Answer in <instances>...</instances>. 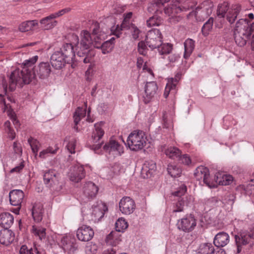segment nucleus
Masks as SVG:
<instances>
[{
	"label": "nucleus",
	"instance_id": "nucleus-56",
	"mask_svg": "<svg viewBox=\"0 0 254 254\" xmlns=\"http://www.w3.org/2000/svg\"><path fill=\"white\" fill-rule=\"evenodd\" d=\"M220 202V199L216 196L205 199V204L209 206L218 205V203Z\"/></svg>",
	"mask_w": 254,
	"mask_h": 254
},
{
	"label": "nucleus",
	"instance_id": "nucleus-31",
	"mask_svg": "<svg viewBox=\"0 0 254 254\" xmlns=\"http://www.w3.org/2000/svg\"><path fill=\"white\" fill-rule=\"evenodd\" d=\"M191 200V197L190 196L185 198H179L178 201L175 206V208L173 210V212H182L184 210V206L188 205L190 201Z\"/></svg>",
	"mask_w": 254,
	"mask_h": 254
},
{
	"label": "nucleus",
	"instance_id": "nucleus-57",
	"mask_svg": "<svg viewBox=\"0 0 254 254\" xmlns=\"http://www.w3.org/2000/svg\"><path fill=\"white\" fill-rule=\"evenodd\" d=\"M76 140L75 138H72L70 140L67 144L66 145V148L68 151L72 154L75 153V147L76 145Z\"/></svg>",
	"mask_w": 254,
	"mask_h": 254
},
{
	"label": "nucleus",
	"instance_id": "nucleus-5",
	"mask_svg": "<svg viewBox=\"0 0 254 254\" xmlns=\"http://www.w3.org/2000/svg\"><path fill=\"white\" fill-rule=\"evenodd\" d=\"M147 137L144 132L135 130L127 137V143L130 150L137 151L142 149L146 144Z\"/></svg>",
	"mask_w": 254,
	"mask_h": 254
},
{
	"label": "nucleus",
	"instance_id": "nucleus-46",
	"mask_svg": "<svg viewBox=\"0 0 254 254\" xmlns=\"http://www.w3.org/2000/svg\"><path fill=\"white\" fill-rule=\"evenodd\" d=\"M228 10L229 6L227 2H224L223 3L219 4L217 10V16L220 18L224 17L226 13Z\"/></svg>",
	"mask_w": 254,
	"mask_h": 254
},
{
	"label": "nucleus",
	"instance_id": "nucleus-11",
	"mask_svg": "<svg viewBox=\"0 0 254 254\" xmlns=\"http://www.w3.org/2000/svg\"><path fill=\"white\" fill-rule=\"evenodd\" d=\"M120 210L122 213L129 215L133 212L135 209V203L130 197L125 196L123 197L119 202Z\"/></svg>",
	"mask_w": 254,
	"mask_h": 254
},
{
	"label": "nucleus",
	"instance_id": "nucleus-39",
	"mask_svg": "<svg viewBox=\"0 0 254 254\" xmlns=\"http://www.w3.org/2000/svg\"><path fill=\"white\" fill-rule=\"evenodd\" d=\"M167 171L168 174L173 178L179 177L182 173L181 169L174 164L168 165Z\"/></svg>",
	"mask_w": 254,
	"mask_h": 254
},
{
	"label": "nucleus",
	"instance_id": "nucleus-55",
	"mask_svg": "<svg viewBox=\"0 0 254 254\" xmlns=\"http://www.w3.org/2000/svg\"><path fill=\"white\" fill-rule=\"evenodd\" d=\"M127 28L130 30L132 38L135 40L137 39L139 37V34L140 33V30L138 28L133 24H131L130 26H129L128 28L127 27Z\"/></svg>",
	"mask_w": 254,
	"mask_h": 254
},
{
	"label": "nucleus",
	"instance_id": "nucleus-8",
	"mask_svg": "<svg viewBox=\"0 0 254 254\" xmlns=\"http://www.w3.org/2000/svg\"><path fill=\"white\" fill-rule=\"evenodd\" d=\"M197 4L196 1L193 0H187L182 5L177 6L176 4L165 7V11L167 13H179L187 11L192 9Z\"/></svg>",
	"mask_w": 254,
	"mask_h": 254
},
{
	"label": "nucleus",
	"instance_id": "nucleus-40",
	"mask_svg": "<svg viewBox=\"0 0 254 254\" xmlns=\"http://www.w3.org/2000/svg\"><path fill=\"white\" fill-rule=\"evenodd\" d=\"M46 228L42 227L33 226L32 232L36 236H38L40 240H42L46 239Z\"/></svg>",
	"mask_w": 254,
	"mask_h": 254
},
{
	"label": "nucleus",
	"instance_id": "nucleus-29",
	"mask_svg": "<svg viewBox=\"0 0 254 254\" xmlns=\"http://www.w3.org/2000/svg\"><path fill=\"white\" fill-rule=\"evenodd\" d=\"M213 6V3L210 0H206L202 2L199 5L196 7L195 10H192L189 13L188 16L194 15L196 18H197L198 11L201 9L204 8L208 11L209 9L211 10V8Z\"/></svg>",
	"mask_w": 254,
	"mask_h": 254
},
{
	"label": "nucleus",
	"instance_id": "nucleus-50",
	"mask_svg": "<svg viewBox=\"0 0 254 254\" xmlns=\"http://www.w3.org/2000/svg\"><path fill=\"white\" fill-rule=\"evenodd\" d=\"M83 110L81 107H78L73 115L74 123L77 125L81 120V117H84L82 114Z\"/></svg>",
	"mask_w": 254,
	"mask_h": 254
},
{
	"label": "nucleus",
	"instance_id": "nucleus-30",
	"mask_svg": "<svg viewBox=\"0 0 254 254\" xmlns=\"http://www.w3.org/2000/svg\"><path fill=\"white\" fill-rule=\"evenodd\" d=\"M194 41L191 39H187L184 42L185 52L184 57L185 59H188L194 49Z\"/></svg>",
	"mask_w": 254,
	"mask_h": 254
},
{
	"label": "nucleus",
	"instance_id": "nucleus-28",
	"mask_svg": "<svg viewBox=\"0 0 254 254\" xmlns=\"http://www.w3.org/2000/svg\"><path fill=\"white\" fill-rule=\"evenodd\" d=\"M121 232L117 231L116 229L115 231H112L110 233L107 235L106 241L107 243L111 245H116L120 241H121V235L120 234Z\"/></svg>",
	"mask_w": 254,
	"mask_h": 254
},
{
	"label": "nucleus",
	"instance_id": "nucleus-9",
	"mask_svg": "<svg viewBox=\"0 0 254 254\" xmlns=\"http://www.w3.org/2000/svg\"><path fill=\"white\" fill-rule=\"evenodd\" d=\"M196 225V219L191 214L186 215L185 217L179 220L177 223L178 229L185 232L192 231Z\"/></svg>",
	"mask_w": 254,
	"mask_h": 254
},
{
	"label": "nucleus",
	"instance_id": "nucleus-19",
	"mask_svg": "<svg viewBox=\"0 0 254 254\" xmlns=\"http://www.w3.org/2000/svg\"><path fill=\"white\" fill-rule=\"evenodd\" d=\"M104 150L109 153L117 152L121 155L124 152V147L118 142L113 139H110L103 147Z\"/></svg>",
	"mask_w": 254,
	"mask_h": 254
},
{
	"label": "nucleus",
	"instance_id": "nucleus-16",
	"mask_svg": "<svg viewBox=\"0 0 254 254\" xmlns=\"http://www.w3.org/2000/svg\"><path fill=\"white\" fill-rule=\"evenodd\" d=\"M158 90V86L155 81L147 82L144 87L145 94L143 96V101L145 104L149 103Z\"/></svg>",
	"mask_w": 254,
	"mask_h": 254
},
{
	"label": "nucleus",
	"instance_id": "nucleus-32",
	"mask_svg": "<svg viewBox=\"0 0 254 254\" xmlns=\"http://www.w3.org/2000/svg\"><path fill=\"white\" fill-rule=\"evenodd\" d=\"M163 22V18L159 15V14L154 13V14L150 17L147 21L146 24L148 27H152L155 26H159Z\"/></svg>",
	"mask_w": 254,
	"mask_h": 254
},
{
	"label": "nucleus",
	"instance_id": "nucleus-48",
	"mask_svg": "<svg viewBox=\"0 0 254 254\" xmlns=\"http://www.w3.org/2000/svg\"><path fill=\"white\" fill-rule=\"evenodd\" d=\"M92 28V35L96 37L97 39L100 38V36H102V33H104L105 32L102 31L100 30L99 23L97 22H95L91 27Z\"/></svg>",
	"mask_w": 254,
	"mask_h": 254
},
{
	"label": "nucleus",
	"instance_id": "nucleus-2",
	"mask_svg": "<svg viewBox=\"0 0 254 254\" xmlns=\"http://www.w3.org/2000/svg\"><path fill=\"white\" fill-rule=\"evenodd\" d=\"M81 39L79 42L78 37L76 35H72V37L76 43L74 44L76 47L77 55L79 58L78 60L83 61L85 64L91 63L94 56V52L92 50L93 40L90 33L86 30L81 32Z\"/></svg>",
	"mask_w": 254,
	"mask_h": 254
},
{
	"label": "nucleus",
	"instance_id": "nucleus-61",
	"mask_svg": "<svg viewBox=\"0 0 254 254\" xmlns=\"http://www.w3.org/2000/svg\"><path fill=\"white\" fill-rule=\"evenodd\" d=\"M182 74L180 73H177L174 78H171V82H172V86L175 88L176 84L180 79Z\"/></svg>",
	"mask_w": 254,
	"mask_h": 254
},
{
	"label": "nucleus",
	"instance_id": "nucleus-45",
	"mask_svg": "<svg viewBox=\"0 0 254 254\" xmlns=\"http://www.w3.org/2000/svg\"><path fill=\"white\" fill-rule=\"evenodd\" d=\"M127 227V222L122 218H119L115 223V229L118 232H123Z\"/></svg>",
	"mask_w": 254,
	"mask_h": 254
},
{
	"label": "nucleus",
	"instance_id": "nucleus-52",
	"mask_svg": "<svg viewBox=\"0 0 254 254\" xmlns=\"http://www.w3.org/2000/svg\"><path fill=\"white\" fill-rule=\"evenodd\" d=\"M57 148L54 150L52 147H49L40 152L39 157L42 158H45L49 153L54 154L57 152Z\"/></svg>",
	"mask_w": 254,
	"mask_h": 254
},
{
	"label": "nucleus",
	"instance_id": "nucleus-53",
	"mask_svg": "<svg viewBox=\"0 0 254 254\" xmlns=\"http://www.w3.org/2000/svg\"><path fill=\"white\" fill-rule=\"evenodd\" d=\"M147 44L146 41H141L138 43V51L139 53L142 55H145L147 51Z\"/></svg>",
	"mask_w": 254,
	"mask_h": 254
},
{
	"label": "nucleus",
	"instance_id": "nucleus-63",
	"mask_svg": "<svg viewBox=\"0 0 254 254\" xmlns=\"http://www.w3.org/2000/svg\"><path fill=\"white\" fill-rule=\"evenodd\" d=\"M132 13L131 12H128L125 15V17L123 23L122 24V27H124V25H127V23L129 19L131 17Z\"/></svg>",
	"mask_w": 254,
	"mask_h": 254
},
{
	"label": "nucleus",
	"instance_id": "nucleus-42",
	"mask_svg": "<svg viewBox=\"0 0 254 254\" xmlns=\"http://www.w3.org/2000/svg\"><path fill=\"white\" fill-rule=\"evenodd\" d=\"M213 24V18L210 17L209 19L203 24L201 32L202 35L204 36L208 35L209 32L212 30Z\"/></svg>",
	"mask_w": 254,
	"mask_h": 254
},
{
	"label": "nucleus",
	"instance_id": "nucleus-22",
	"mask_svg": "<svg viewBox=\"0 0 254 254\" xmlns=\"http://www.w3.org/2000/svg\"><path fill=\"white\" fill-rule=\"evenodd\" d=\"M85 172L82 166L74 167L72 172L69 176L70 180L72 182L78 183L85 177Z\"/></svg>",
	"mask_w": 254,
	"mask_h": 254
},
{
	"label": "nucleus",
	"instance_id": "nucleus-59",
	"mask_svg": "<svg viewBox=\"0 0 254 254\" xmlns=\"http://www.w3.org/2000/svg\"><path fill=\"white\" fill-rule=\"evenodd\" d=\"M40 23L41 24H45V29H49L52 28L55 26L56 25L57 23V21L55 20L54 22L50 21L49 20H45V21H43V19L40 20Z\"/></svg>",
	"mask_w": 254,
	"mask_h": 254
},
{
	"label": "nucleus",
	"instance_id": "nucleus-51",
	"mask_svg": "<svg viewBox=\"0 0 254 254\" xmlns=\"http://www.w3.org/2000/svg\"><path fill=\"white\" fill-rule=\"evenodd\" d=\"M127 26L125 25L124 27H122V25L120 26L119 25H117L116 27L115 26H112L111 28V33L115 35L117 38H119L120 35L122 34L121 31L124 28H127Z\"/></svg>",
	"mask_w": 254,
	"mask_h": 254
},
{
	"label": "nucleus",
	"instance_id": "nucleus-6",
	"mask_svg": "<svg viewBox=\"0 0 254 254\" xmlns=\"http://www.w3.org/2000/svg\"><path fill=\"white\" fill-rule=\"evenodd\" d=\"M163 37L159 29H155L149 31L145 41L147 45L151 49H157L162 42Z\"/></svg>",
	"mask_w": 254,
	"mask_h": 254
},
{
	"label": "nucleus",
	"instance_id": "nucleus-23",
	"mask_svg": "<svg viewBox=\"0 0 254 254\" xmlns=\"http://www.w3.org/2000/svg\"><path fill=\"white\" fill-rule=\"evenodd\" d=\"M242 7L240 4H235L232 5L226 15V19L230 24L234 23Z\"/></svg>",
	"mask_w": 254,
	"mask_h": 254
},
{
	"label": "nucleus",
	"instance_id": "nucleus-33",
	"mask_svg": "<svg viewBox=\"0 0 254 254\" xmlns=\"http://www.w3.org/2000/svg\"><path fill=\"white\" fill-rule=\"evenodd\" d=\"M38 25L37 21H26L21 23L19 26V30L22 32L31 30L33 28Z\"/></svg>",
	"mask_w": 254,
	"mask_h": 254
},
{
	"label": "nucleus",
	"instance_id": "nucleus-58",
	"mask_svg": "<svg viewBox=\"0 0 254 254\" xmlns=\"http://www.w3.org/2000/svg\"><path fill=\"white\" fill-rule=\"evenodd\" d=\"M187 191V187L185 186H183L179 188L178 189V190L173 192L172 193V194L174 196L179 197V198H181V196L184 195L185 193V192Z\"/></svg>",
	"mask_w": 254,
	"mask_h": 254
},
{
	"label": "nucleus",
	"instance_id": "nucleus-64",
	"mask_svg": "<svg viewBox=\"0 0 254 254\" xmlns=\"http://www.w3.org/2000/svg\"><path fill=\"white\" fill-rule=\"evenodd\" d=\"M180 58V56L178 54L171 55L168 57V60L171 63H174Z\"/></svg>",
	"mask_w": 254,
	"mask_h": 254
},
{
	"label": "nucleus",
	"instance_id": "nucleus-20",
	"mask_svg": "<svg viewBox=\"0 0 254 254\" xmlns=\"http://www.w3.org/2000/svg\"><path fill=\"white\" fill-rule=\"evenodd\" d=\"M14 239V234L8 229H4L0 231V243L6 246L10 244Z\"/></svg>",
	"mask_w": 254,
	"mask_h": 254
},
{
	"label": "nucleus",
	"instance_id": "nucleus-47",
	"mask_svg": "<svg viewBox=\"0 0 254 254\" xmlns=\"http://www.w3.org/2000/svg\"><path fill=\"white\" fill-rule=\"evenodd\" d=\"M164 13L169 16L168 21L171 24H175L182 20L183 17L180 15H177L178 13H167L165 11V8L164 9Z\"/></svg>",
	"mask_w": 254,
	"mask_h": 254
},
{
	"label": "nucleus",
	"instance_id": "nucleus-7",
	"mask_svg": "<svg viewBox=\"0 0 254 254\" xmlns=\"http://www.w3.org/2000/svg\"><path fill=\"white\" fill-rule=\"evenodd\" d=\"M24 196L23 191L20 190H13L9 193L10 203L12 205L17 207L12 209V211L18 214L21 208V203Z\"/></svg>",
	"mask_w": 254,
	"mask_h": 254
},
{
	"label": "nucleus",
	"instance_id": "nucleus-15",
	"mask_svg": "<svg viewBox=\"0 0 254 254\" xmlns=\"http://www.w3.org/2000/svg\"><path fill=\"white\" fill-rule=\"evenodd\" d=\"M50 63L52 66L56 69H61L66 64H71L58 51H55L51 56Z\"/></svg>",
	"mask_w": 254,
	"mask_h": 254
},
{
	"label": "nucleus",
	"instance_id": "nucleus-13",
	"mask_svg": "<svg viewBox=\"0 0 254 254\" xmlns=\"http://www.w3.org/2000/svg\"><path fill=\"white\" fill-rule=\"evenodd\" d=\"M61 245L63 250L69 254H74L78 249L76 240L72 236L64 237L61 240Z\"/></svg>",
	"mask_w": 254,
	"mask_h": 254
},
{
	"label": "nucleus",
	"instance_id": "nucleus-60",
	"mask_svg": "<svg viewBox=\"0 0 254 254\" xmlns=\"http://www.w3.org/2000/svg\"><path fill=\"white\" fill-rule=\"evenodd\" d=\"M33 249L31 248L30 249L26 245H22L19 250V254H34Z\"/></svg>",
	"mask_w": 254,
	"mask_h": 254
},
{
	"label": "nucleus",
	"instance_id": "nucleus-18",
	"mask_svg": "<svg viewBox=\"0 0 254 254\" xmlns=\"http://www.w3.org/2000/svg\"><path fill=\"white\" fill-rule=\"evenodd\" d=\"M58 51L71 64L75 60V52L72 43H64Z\"/></svg>",
	"mask_w": 254,
	"mask_h": 254
},
{
	"label": "nucleus",
	"instance_id": "nucleus-44",
	"mask_svg": "<svg viewBox=\"0 0 254 254\" xmlns=\"http://www.w3.org/2000/svg\"><path fill=\"white\" fill-rule=\"evenodd\" d=\"M204 249L206 250V254H226L223 249H220L216 252H215V249L211 243H205L203 245Z\"/></svg>",
	"mask_w": 254,
	"mask_h": 254
},
{
	"label": "nucleus",
	"instance_id": "nucleus-49",
	"mask_svg": "<svg viewBox=\"0 0 254 254\" xmlns=\"http://www.w3.org/2000/svg\"><path fill=\"white\" fill-rule=\"evenodd\" d=\"M28 142L31 146L32 152L36 155L38 151L39 141L37 139L30 137L28 138Z\"/></svg>",
	"mask_w": 254,
	"mask_h": 254
},
{
	"label": "nucleus",
	"instance_id": "nucleus-24",
	"mask_svg": "<svg viewBox=\"0 0 254 254\" xmlns=\"http://www.w3.org/2000/svg\"><path fill=\"white\" fill-rule=\"evenodd\" d=\"M14 218L9 212H3L0 214V225L4 229H8L12 225Z\"/></svg>",
	"mask_w": 254,
	"mask_h": 254
},
{
	"label": "nucleus",
	"instance_id": "nucleus-25",
	"mask_svg": "<svg viewBox=\"0 0 254 254\" xmlns=\"http://www.w3.org/2000/svg\"><path fill=\"white\" fill-rule=\"evenodd\" d=\"M44 209L43 205L40 203H35L32 209V215L35 222H39L43 219Z\"/></svg>",
	"mask_w": 254,
	"mask_h": 254
},
{
	"label": "nucleus",
	"instance_id": "nucleus-26",
	"mask_svg": "<svg viewBox=\"0 0 254 254\" xmlns=\"http://www.w3.org/2000/svg\"><path fill=\"white\" fill-rule=\"evenodd\" d=\"M170 0H153L149 4L147 10L149 12L155 11L154 13H161L162 11L159 8L163 6L165 3L168 2Z\"/></svg>",
	"mask_w": 254,
	"mask_h": 254
},
{
	"label": "nucleus",
	"instance_id": "nucleus-54",
	"mask_svg": "<svg viewBox=\"0 0 254 254\" xmlns=\"http://www.w3.org/2000/svg\"><path fill=\"white\" fill-rule=\"evenodd\" d=\"M178 160L179 161L180 163L189 165L191 163V159L190 156L187 154H184L181 155V154L179 157Z\"/></svg>",
	"mask_w": 254,
	"mask_h": 254
},
{
	"label": "nucleus",
	"instance_id": "nucleus-27",
	"mask_svg": "<svg viewBox=\"0 0 254 254\" xmlns=\"http://www.w3.org/2000/svg\"><path fill=\"white\" fill-rule=\"evenodd\" d=\"M216 183H218L219 185L227 186L230 185L233 181V177L230 175H225L218 174L215 176Z\"/></svg>",
	"mask_w": 254,
	"mask_h": 254
},
{
	"label": "nucleus",
	"instance_id": "nucleus-1",
	"mask_svg": "<svg viewBox=\"0 0 254 254\" xmlns=\"http://www.w3.org/2000/svg\"><path fill=\"white\" fill-rule=\"evenodd\" d=\"M38 57L35 56L25 60L22 64L21 70L16 69L12 71L9 79V89L11 91L15 90L16 84H28L31 82L35 84L37 77L45 79L50 75L52 69L48 62H41L37 66L34 65Z\"/></svg>",
	"mask_w": 254,
	"mask_h": 254
},
{
	"label": "nucleus",
	"instance_id": "nucleus-17",
	"mask_svg": "<svg viewBox=\"0 0 254 254\" xmlns=\"http://www.w3.org/2000/svg\"><path fill=\"white\" fill-rule=\"evenodd\" d=\"M94 235L93 230L89 226L83 225L77 229L76 236L79 240L88 242L91 240Z\"/></svg>",
	"mask_w": 254,
	"mask_h": 254
},
{
	"label": "nucleus",
	"instance_id": "nucleus-37",
	"mask_svg": "<svg viewBox=\"0 0 254 254\" xmlns=\"http://www.w3.org/2000/svg\"><path fill=\"white\" fill-rule=\"evenodd\" d=\"M165 154L170 158L178 159L181 154V150L175 147H170L165 151Z\"/></svg>",
	"mask_w": 254,
	"mask_h": 254
},
{
	"label": "nucleus",
	"instance_id": "nucleus-36",
	"mask_svg": "<svg viewBox=\"0 0 254 254\" xmlns=\"http://www.w3.org/2000/svg\"><path fill=\"white\" fill-rule=\"evenodd\" d=\"M104 216V210L99 206L93 208L91 214L92 219L94 221H100Z\"/></svg>",
	"mask_w": 254,
	"mask_h": 254
},
{
	"label": "nucleus",
	"instance_id": "nucleus-35",
	"mask_svg": "<svg viewBox=\"0 0 254 254\" xmlns=\"http://www.w3.org/2000/svg\"><path fill=\"white\" fill-rule=\"evenodd\" d=\"M94 127L95 130L92 133V138L94 143H97L104 135V131L101 128L100 124H96Z\"/></svg>",
	"mask_w": 254,
	"mask_h": 254
},
{
	"label": "nucleus",
	"instance_id": "nucleus-14",
	"mask_svg": "<svg viewBox=\"0 0 254 254\" xmlns=\"http://www.w3.org/2000/svg\"><path fill=\"white\" fill-rule=\"evenodd\" d=\"M98 191V188L92 182L86 183L83 188V198L84 202L93 199Z\"/></svg>",
	"mask_w": 254,
	"mask_h": 254
},
{
	"label": "nucleus",
	"instance_id": "nucleus-12",
	"mask_svg": "<svg viewBox=\"0 0 254 254\" xmlns=\"http://www.w3.org/2000/svg\"><path fill=\"white\" fill-rule=\"evenodd\" d=\"M61 245L63 250L69 254H74L78 249L76 240L72 236L64 237L61 240Z\"/></svg>",
	"mask_w": 254,
	"mask_h": 254
},
{
	"label": "nucleus",
	"instance_id": "nucleus-43",
	"mask_svg": "<svg viewBox=\"0 0 254 254\" xmlns=\"http://www.w3.org/2000/svg\"><path fill=\"white\" fill-rule=\"evenodd\" d=\"M242 188L246 194L249 196L254 195V180H251L246 185H243Z\"/></svg>",
	"mask_w": 254,
	"mask_h": 254
},
{
	"label": "nucleus",
	"instance_id": "nucleus-34",
	"mask_svg": "<svg viewBox=\"0 0 254 254\" xmlns=\"http://www.w3.org/2000/svg\"><path fill=\"white\" fill-rule=\"evenodd\" d=\"M115 37H112L102 44V52L104 54L110 53L114 47Z\"/></svg>",
	"mask_w": 254,
	"mask_h": 254
},
{
	"label": "nucleus",
	"instance_id": "nucleus-38",
	"mask_svg": "<svg viewBox=\"0 0 254 254\" xmlns=\"http://www.w3.org/2000/svg\"><path fill=\"white\" fill-rule=\"evenodd\" d=\"M156 170V164L153 161L145 163L142 168V172H145L147 177H151Z\"/></svg>",
	"mask_w": 254,
	"mask_h": 254
},
{
	"label": "nucleus",
	"instance_id": "nucleus-4",
	"mask_svg": "<svg viewBox=\"0 0 254 254\" xmlns=\"http://www.w3.org/2000/svg\"><path fill=\"white\" fill-rule=\"evenodd\" d=\"M61 175L55 170L49 169L43 174V182L46 187L54 192H58L63 188L64 183L60 182Z\"/></svg>",
	"mask_w": 254,
	"mask_h": 254
},
{
	"label": "nucleus",
	"instance_id": "nucleus-41",
	"mask_svg": "<svg viewBox=\"0 0 254 254\" xmlns=\"http://www.w3.org/2000/svg\"><path fill=\"white\" fill-rule=\"evenodd\" d=\"M159 54L161 55H167L170 53L173 49V46L170 43H163L161 42L160 46L157 47Z\"/></svg>",
	"mask_w": 254,
	"mask_h": 254
},
{
	"label": "nucleus",
	"instance_id": "nucleus-62",
	"mask_svg": "<svg viewBox=\"0 0 254 254\" xmlns=\"http://www.w3.org/2000/svg\"><path fill=\"white\" fill-rule=\"evenodd\" d=\"M102 40L101 36H100V38L97 39L96 37H94V41L92 45L97 49L101 48L102 49V44L101 43V41Z\"/></svg>",
	"mask_w": 254,
	"mask_h": 254
},
{
	"label": "nucleus",
	"instance_id": "nucleus-10",
	"mask_svg": "<svg viewBox=\"0 0 254 254\" xmlns=\"http://www.w3.org/2000/svg\"><path fill=\"white\" fill-rule=\"evenodd\" d=\"M195 178L197 180H203V182L206 185L211 188L215 187V184L211 182L209 177V171L206 167L200 166L197 167L194 173Z\"/></svg>",
	"mask_w": 254,
	"mask_h": 254
},
{
	"label": "nucleus",
	"instance_id": "nucleus-3",
	"mask_svg": "<svg viewBox=\"0 0 254 254\" xmlns=\"http://www.w3.org/2000/svg\"><path fill=\"white\" fill-rule=\"evenodd\" d=\"M234 36L236 43L240 47L244 46L251 40L254 50V22L250 23L246 18L239 19L236 23Z\"/></svg>",
	"mask_w": 254,
	"mask_h": 254
},
{
	"label": "nucleus",
	"instance_id": "nucleus-21",
	"mask_svg": "<svg viewBox=\"0 0 254 254\" xmlns=\"http://www.w3.org/2000/svg\"><path fill=\"white\" fill-rule=\"evenodd\" d=\"M229 242V236L224 232H221L217 234L213 240L214 245L218 247H223Z\"/></svg>",
	"mask_w": 254,
	"mask_h": 254
}]
</instances>
